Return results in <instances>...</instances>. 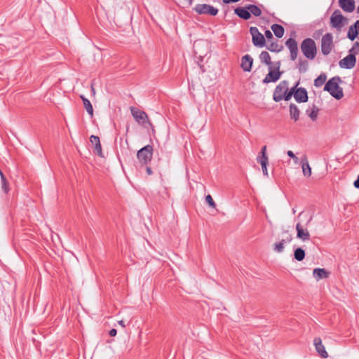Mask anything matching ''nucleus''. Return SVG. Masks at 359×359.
<instances>
[{
    "label": "nucleus",
    "mask_w": 359,
    "mask_h": 359,
    "mask_svg": "<svg viewBox=\"0 0 359 359\" xmlns=\"http://www.w3.org/2000/svg\"><path fill=\"white\" fill-rule=\"evenodd\" d=\"M300 111L298 107L294 104H290V114L291 118L294 121H297L299 118Z\"/></svg>",
    "instance_id": "obj_22"
},
{
    "label": "nucleus",
    "mask_w": 359,
    "mask_h": 359,
    "mask_svg": "<svg viewBox=\"0 0 359 359\" xmlns=\"http://www.w3.org/2000/svg\"><path fill=\"white\" fill-rule=\"evenodd\" d=\"M271 30L274 33L275 36L278 38H281L284 35V28L278 24H274L271 26Z\"/></svg>",
    "instance_id": "obj_23"
},
{
    "label": "nucleus",
    "mask_w": 359,
    "mask_h": 359,
    "mask_svg": "<svg viewBox=\"0 0 359 359\" xmlns=\"http://www.w3.org/2000/svg\"><path fill=\"white\" fill-rule=\"evenodd\" d=\"M194 10L199 15H210L215 16L218 13L217 8L205 4H197L194 8Z\"/></svg>",
    "instance_id": "obj_9"
},
{
    "label": "nucleus",
    "mask_w": 359,
    "mask_h": 359,
    "mask_svg": "<svg viewBox=\"0 0 359 359\" xmlns=\"http://www.w3.org/2000/svg\"><path fill=\"white\" fill-rule=\"evenodd\" d=\"M259 155L266 156V146H263Z\"/></svg>",
    "instance_id": "obj_40"
},
{
    "label": "nucleus",
    "mask_w": 359,
    "mask_h": 359,
    "mask_svg": "<svg viewBox=\"0 0 359 359\" xmlns=\"http://www.w3.org/2000/svg\"><path fill=\"white\" fill-rule=\"evenodd\" d=\"M118 323L122 327H126V324L123 320H119Z\"/></svg>",
    "instance_id": "obj_44"
},
{
    "label": "nucleus",
    "mask_w": 359,
    "mask_h": 359,
    "mask_svg": "<svg viewBox=\"0 0 359 359\" xmlns=\"http://www.w3.org/2000/svg\"><path fill=\"white\" fill-rule=\"evenodd\" d=\"M313 344L315 346L316 351L323 358L328 357V353L325 350L324 345L322 343V340L319 337H316L313 340Z\"/></svg>",
    "instance_id": "obj_14"
},
{
    "label": "nucleus",
    "mask_w": 359,
    "mask_h": 359,
    "mask_svg": "<svg viewBox=\"0 0 359 359\" xmlns=\"http://www.w3.org/2000/svg\"><path fill=\"white\" fill-rule=\"evenodd\" d=\"M302 169V173L304 177H309L311 175V168L309 163L308 158L306 155H304L300 161Z\"/></svg>",
    "instance_id": "obj_16"
},
{
    "label": "nucleus",
    "mask_w": 359,
    "mask_h": 359,
    "mask_svg": "<svg viewBox=\"0 0 359 359\" xmlns=\"http://www.w3.org/2000/svg\"><path fill=\"white\" fill-rule=\"evenodd\" d=\"M285 45L290 50L291 60H295L298 54V46L297 41L294 39L290 38L287 40Z\"/></svg>",
    "instance_id": "obj_12"
},
{
    "label": "nucleus",
    "mask_w": 359,
    "mask_h": 359,
    "mask_svg": "<svg viewBox=\"0 0 359 359\" xmlns=\"http://www.w3.org/2000/svg\"><path fill=\"white\" fill-rule=\"evenodd\" d=\"M330 272L325 269L316 268L313 271V276L316 281H319L321 279H326L330 276Z\"/></svg>",
    "instance_id": "obj_15"
},
{
    "label": "nucleus",
    "mask_w": 359,
    "mask_h": 359,
    "mask_svg": "<svg viewBox=\"0 0 359 359\" xmlns=\"http://www.w3.org/2000/svg\"><path fill=\"white\" fill-rule=\"evenodd\" d=\"M259 59L262 62L266 64V65L270 66L271 65V57L268 52L262 51L259 55Z\"/></svg>",
    "instance_id": "obj_26"
},
{
    "label": "nucleus",
    "mask_w": 359,
    "mask_h": 359,
    "mask_svg": "<svg viewBox=\"0 0 359 359\" xmlns=\"http://www.w3.org/2000/svg\"><path fill=\"white\" fill-rule=\"evenodd\" d=\"M301 50L307 59L313 60L317 54L316 42L311 38L304 39L301 43Z\"/></svg>",
    "instance_id": "obj_2"
},
{
    "label": "nucleus",
    "mask_w": 359,
    "mask_h": 359,
    "mask_svg": "<svg viewBox=\"0 0 359 359\" xmlns=\"http://www.w3.org/2000/svg\"><path fill=\"white\" fill-rule=\"evenodd\" d=\"M299 82H297L296 85L290 89L289 93L285 97V100L288 101L291 99L293 95L295 100L297 102H306L308 100L307 91L304 88H297Z\"/></svg>",
    "instance_id": "obj_4"
},
{
    "label": "nucleus",
    "mask_w": 359,
    "mask_h": 359,
    "mask_svg": "<svg viewBox=\"0 0 359 359\" xmlns=\"http://www.w3.org/2000/svg\"><path fill=\"white\" fill-rule=\"evenodd\" d=\"M95 151L97 153V154L101 157L103 156L102 151V147L101 144H98L97 145H95Z\"/></svg>",
    "instance_id": "obj_37"
},
{
    "label": "nucleus",
    "mask_w": 359,
    "mask_h": 359,
    "mask_svg": "<svg viewBox=\"0 0 359 359\" xmlns=\"http://www.w3.org/2000/svg\"><path fill=\"white\" fill-rule=\"evenodd\" d=\"M339 6L346 12L351 13L355 9L354 0H339Z\"/></svg>",
    "instance_id": "obj_17"
},
{
    "label": "nucleus",
    "mask_w": 359,
    "mask_h": 359,
    "mask_svg": "<svg viewBox=\"0 0 359 359\" xmlns=\"http://www.w3.org/2000/svg\"><path fill=\"white\" fill-rule=\"evenodd\" d=\"M253 63V59L249 55H245L242 57L241 60V67L245 72H250L252 65Z\"/></svg>",
    "instance_id": "obj_19"
},
{
    "label": "nucleus",
    "mask_w": 359,
    "mask_h": 359,
    "mask_svg": "<svg viewBox=\"0 0 359 359\" xmlns=\"http://www.w3.org/2000/svg\"><path fill=\"white\" fill-rule=\"evenodd\" d=\"M261 166H262V169L264 175L268 177L269 173H268L267 167H266L267 164H264V165H261Z\"/></svg>",
    "instance_id": "obj_38"
},
{
    "label": "nucleus",
    "mask_w": 359,
    "mask_h": 359,
    "mask_svg": "<svg viewBox=\"0 0 359 359\" xmlns=\"http://www.w3.org/2000/svg\"><path fill=\"white\" fill-rule=\"evenodd\" d=\"M333 36L330 33H327L321 39L320 48L324 55H329L333 48Z\"/></svg>",
    "instance_id": "obj_7"
},
{
    "label": "nucleus",
    "mask_w": 359,
    "mask_h": 359,
    "mask_svg": "<svg viewBox=\"0 0 359 359\" xmlns=\"http://www.w3.org/2000/svg\"><path fill=\"white\" fill-rule=\"evenodd\" d=\"M302 215V212H300V213L299 214V217H300Z\"/></svg>",
    "instance_id": "obj_49"
},
{
    "label": "nucleus",
    "mask_w": 359,
    "mask_h": 359,
    "mask_svg": "<svg viewBox=\"0 0 359 359\" xmlns=\"http://www.w3.org/2000/svg\"><path fill=\"white\" fill-rule=\"evenodd\" d=\"M326 80V76L324 74L320 75L318 78H316L314 81V85L316 87H320L323 86Z\"/></svg>",
    "instance_id": "obj_29"
},
{
    "label": "nucleus",
    "mask_w": 359,
    "mask_h": 359,
    "mask_svg": "<svg viewBox=\"0 0 359 359\" xmlns=\"http://www.w3.org/2000/svg\"><path fill=\"white\" fill-rule=\"evenodd\" d=\"M117 332H116V329H111L110 331H109V335L111 337H114L116 336Z\"/></svg>",
    "instance_id": "obj_41"
},
{
    "label": "nucleus",
    "mask_w": 359,
    "mask_h": 359,
    "mask_svg": "<svg viewBox=\"0 0 359 359\" xmlns=\"http://www.w3.org/2000/svg\"><path fill=\"white\" fill-rule=\"evenodd\" d=\"M152 154V147L151 145H147L137 151V157L141 163L147 164L151 160Z\"/></svg>",
    "instance_id": "obj_8"
},
{
    "label": "nucleus",
    "mask_w": 359,
    "mask_h": 359,
    "mask_svg": "<svg viewBox=\"0 0 359 359\" xmlns=\"http://www.w3.org/2000/svg\"><path fill=\"white\" fill-rule=\"evenodd\" d=\"M192 0H190V4H191Z\"/></svg>",
    "instance_id": "obj_50"
},
{
    "label": "nucleus",
    "mask_w": 359,
    "mask_h": 359,
    "mask_svg": "<svg viewBox=\"0 0 359 359\" xmlns=\"http://www.w3.org/2000/svg\"><path fill=\"white\" fill-rule=\"evenodd\" d=\"M130 111L133 118L139 124H142L144 126H146L145 124H148V126L152 128V130H154L151 123L149 120L147 114L144 111L139 110L135 107H131Z\"/></svg>",
    "instance_id": "obj_6"
},
{
    "label": "nucleus",
    "mask_w": 359,
    "mask_h": 359,
    "mask_svg": "<svg viewBox=\"0 0 359 359\" xmlns=\"http://www.w3.org/2000/svg\"><path fill=\"white\" fill-rule=\"evenodd\" d=\"M289 83L287 81H282L276 87L273 94V99L275 102H280L282 100H285L287 95L289 93Z\"/></svg>",
    "instance_id": "obj_5"
},
{
    "label": "nucleus",
    "mask_w": 359,
    "mask_h": 359,
    "mask_svg": "<svg viewBox=\"0 0 359 359\" xmlns=\"http://www.w3.org/2000/svg\"><path fill=\"white\" fill-rule=\"evenodd\" d=\"M292 160H293V161H294V163L295 164L299 163V158H298L296 156H294V158H292Z\"/></svg>",
    "instance_id": "obj_45"
},
{
    "label": "nucleus",
    "mask_w": 359,
    "mask_h": 359,
    "mask_svg": "<svg viewBox=\"0 0 359 359\" xmlns=\"http://www.w3.org/2000/svg\"><path fill=\"white\" fill-rule=\"evenodd\" d=\"M357 12H358V13L359 14V6H358V8H357Z\"/></svg>",
    "instance_id": "obj_48"
},
{
    "label": "nucleus",
    "mask_w": 359,
    "mask_h": 359,
    "mask_svg": "<svg viewBox=\"0 0 359 359\" xmlns=\"http://www.w3.org/2000/svg\"><path fill=\"white\" fill-rule=\"evenodd\" d=\"M90 141L94 145H97L100 143V138L95 135H91L90 137Z\"/></svg>",
    "instance_id": "obj_36"
},
{
    "label": "nucleus",
    "mask_w": 359,
    "mask_h": 359,
    "mask_svg": "<svg viewBox=\"0 0 359 359\" xmlns=\"http://www.w3.org/2000/svg\"><path fill=\"white\" fill-rule=\"evenodd\" d=\"M348 22V19L341 14L339 10L334 11L331 15L330 20V26L337 32H341Z\"/></svg>",
    "instance_id": "obj_3"
},
{
    "label": "nucleus",
    "mask_w": 359,
    "mask_h": 359,
    "mask_svg": "<svg viewBox=\"0 0 359 359\" xmlns=\"http://www.w3.org/2000/svg\"><path fill=\"white\" fill-rule=\"evenodd\" d=\"M0 175H1V178L2 189L5 193H7L8 191L7 180L5 178L4 174L2 173V172L1 170H0Z\"/></svg>",
    "instance_id": "obj_31"
},
{
    "label": "nucleus",
    "mask_w": 359,
    "mask_h": 359,
    "mask_svg": "<svg viewBox=\"0 0 359 359\" xmlns=\"http://www.w3.org/2000/svg\"><path fill=\"white\" fill-rule=\"evenodd\" d=\"M247 8L250 11V15L252 14L253 15L258 17L262 14L261 9L255 5H248L247 6Z\"/></svg>",
    "instance_id": "obj_27"
},
{
    "label": "nucleus",
    "mask_w": 359,
    "mask_h": 359,
    "mask_svg": "<svg viewBox=\"0 0 359 359\" xmlns=\"http://www.w3.org/2000/svg\"><path fill=\"white\" fill-rule=\"evenodd\" d=\"M318 108L313 105L312 107H309L306 110V114L313 120L315 121L317 118L318 114Z\"/></svg>",
    "instance_id": "obj_25"
},
{
    "label": "nucleus",
    "mask_w": 359,
    "mask_h": 359,
    "mask_svg": "<svg viewBox=\"0 0 359 359\" xmlns=\"http://www.w3.org/2000/svg\"><path fill=\"white\" fill-rule=\"evenodd\" d=\"M265 36L267 38V39H272L273 37V34L271 32V31L269 30H266L265 32Z\"/></svg>",
    "instance_id": "obj_39"
},
{
    "label": "nucleus",
    "mask_w": 359,
    "mask_h": 359,
    "mask_svg": "<svg viewBox=\"0 0 359 359\" xmlns=\"http://www.w3.org/2000/svg\"><path fill=\"white\" fill-rule=\"evenodd\" d=\"M359 53V43L355 42L351 49L349 50L350 54H353L355 56L356 54Z\"/></svg>",
    "instance_id": "obj_33"
},
{
    "label": "nucleus",
    "mask_w": 359,
    "mask_h": 359,
    "mask_svg": "<svg viewBox=\"0 0 359 359\" xmlns=\"http://www.w3.org/2000/svg\"><path fill=\"white\" fill-rule=\"evenodd\" d=\"M340 81L339 77H333L326 83L324 87L325 90L328 91L332 96L337 100L341 99L344 96L342 88L339 86Z\"/></svg>",
    "instance_id": "obj_1"
},
{
    "label": "nucleus",
    "mask_w": 359,
    "mask_h": 359,
    "mask_svg": "<svg viewBox=\"0 0 359 359\" xmlns=\"http://www.w3.org/2000/svg\"><path fill=\"white\" fill-rule=\"evenodd\" d=\"M356 59L353 54H348L344 59L340 60L339 66L341 68L352 69L355 65Z\"/></svg>",
    "instance_id": "obj_13"
},
{
    "label": "nucleus",
    "mask_w": 359,
    "mask_h": 359,
    "mask_svg": "<svg viewBox=\"0 0 359 359\" xmlns=\"http://www.w3.org/2000/svg\"><path fill=\"white\" fill-rule=\"evenodd\" d=\"M297 238L303 242L309 241L311 239V234L308 229L300 222L296 224Z\"/></svg>",
    "instance_id": "obj_10"
},
{
    "label": "nucleus",
    "mask_w": 359,
    "mask_h": 359,
    "mask_svg": "<svg viewBox=\"0 0 359 359\" xmlns=\"http://www.w3.org/2000/svg\"><path fill=\"white\" fill-rule=\"evenodd\" d=\"M287 154L288 156H290L291 158H294L295 154L293 153V151L289 150L287 151Z\"/></svg>",
    "instance_id": "obj_43"
},
{
    "label": "nucleus",
    "mask_w": 359,
    "mask_h": 359,
    "mask_svg": "<svg viewBox=\"0 0 359 359\" xmlns=\"http://www.w3.org/2000/svg\"><path fill=\"white\" fill-rule=\"evenodd\" d=\"M257 160L261 164V165H264V164L268 163L267 156L259 155L257 158Z\"/></svg>",
    "instance_id": "obj_32"
},
{
    "label": "nucleus",
    "mask_w": 359,
    "mask_h": 359,
    "mask_svg": "<svg viewBox=\"0 0 359 359\" xmlns=\"http://www.w3.org/2000/svg\"><path fill=\"white\" fill-rule=\"evenodd\" d=\"M81 98L83 101V106L87 111V112L89 114V115L93 117V108L90 103V102L83 95H81Z\"/></svg>",
    "instance_id": "obj_24"
},
{
    "label": "nucleus",
    "mask_w": 359,
    "mask_h": 359,
    "mask_svg": "<svg viewBox=\"0 0 359 359\" xmlns=\"http://www.w3.org/2000/svg\"><path fill=\"white\" fill-rule=\"evenodd\" d=\"M308 64L306 62L300 61L299 65V69L301 72H304L307 69Z\"/></svg>",
    "instance_id": "obj_35"
},
{
    "label": "nucleus",
    "mask_w": 359,
    "mask_h": 359,
    "mask_svg": "<svg viewBox=\"0 0 359 359\" xmlns=\"http://www.w3.org/2000/svg\"><path fill=\"white\" fill-rule=\"evenodd\" d=\"M206 203L212 208H215L216 207V204L213 201V198L210 195H207L205 196Z\"/></svg>",
    "instance_id": "obj_34"
},
{
    "label": "nucleus",
    "mask_w": 359,
    "mask_h": 359,
    "mask_svg": "<svg viewBox=\"0 0 359 359\" xmlns=\"http://www.w3.org/2000/svg\"><path fill=\"white\" fill-rule=\"evenodd\" d=\"M146 170H147V172L148 175H151L152 174L151 169L149 167H147Z\"/></svg>",
    "instance_id": "obj_46"
},
{
    "label": "nucleus",
    "mask_w": 359,
    "mask_h": 359,
    "mask_svg": "<svg viewBox=\"0 0 359 359\" xmlns=\"http://www.w3.org/2000/svg\"><path fill=\"white\" fill-rule=\"evenodd\" d=\"M354 187L357 189H359V174L357 180L354 182Z\"/></svg>",
    "instance_id": "obj_42"
},
{
    "label": "nucleus",
    "mask_w": 359,
    "mask_h": 359,
    "mask_svg": "<svg viewBox=\"0 0 359 359\" xmlns=\"http://www.w3.org/2000/svg\"><path fill=\"white\" fill-rule=\"evenodd\" d=\"M280 77V72L278 70L271 69L263 80V83H269L278 81Z\"/></svg>",
    "instance_id": "obj_18"
},
{
    "label": "nucleus",
    "mask_w": 359,
    "mask_h": 359,
    "mask_svg": "<svg viewBox=\"0 0 359 359\" xmlns=\"http://www.w3.org/2000/svg\"><path fill=\"white\" fill-rule=\"evenodd\" d=\"M292 239V236H288L285 239H282L280 241L276 243L273 245V250L278 253L282 252L284 250L285 245L290 243Z\"/></svg>",
    "instance_id": "obj_20"
},
{
    "label": "nucleus",
    "mask_w": 359,
    "mask_h": 359,
    "mask_svg": "<svg viewBox=\"0 0 359 359\" xmlns=\"http://www.w3.org/2000/svg\"><path fill=\"white\" fill-rule=\"evenodd\" d=\"M234 13L242 19L248 20L250 18V13L247 8V6L245 8H236L234 10Z\"/></svg>",
    "instance_id": "obj_21"
},
{
    "label": "nucleus",
    "mask_w": 359,
    "mask_h": 359,
    "mask_svg": "<svg viewBox=\"0 0 359 359\" xmlns=\"http://www.w3.org/2000/svg\"><path fill=\"white\" fill-rule=\"evenodd\" d=\"M250 34L252 36V43L255 46L262 47L265 44V39L257 27L250 29Z\"/></svg>",
    "instance_id": "obj_11"
},
{
    "label": "nucleus",
    "mask_w": 359,
    "mask_h": 359,
    "mask_svg": "<svg viewBox=\"0 0 359 359\" xmlns=\"http://www.w3.org/2000/svg\"><path fill=\"white\" fill-rule=\"evenodd\" d=\"M91 90H92L93 95H95V88L93 86H91Z\"/></svg>",
    "instance_id": "obj_47"
},
{
    "label": "nucleus",
    "mask_w": 359,
    "mask_h": 359,
    "mask_svg": "<svg viewBox=\"0 0 359 359\" xmlns=\"http://www.w3.org/2000/svg\"><path fill=\"white\" fill-rule=\"evenodd\" d=\"M283 46H280L277 42L271 43L269 46L268 49L272 52H279L282 50Z\"/></svg>",
    "instance_id": "obj_30"
},
{
    "label": "nucleus",
    "mask_w": 359,
    "mask_h": 359,
    "mask_svg": "<svg viewBox=\"0 0 359 359\" xmlns=\"http://www.w3.org/2000/svg\"><path fill=\"white\" fill-rule=\"evenodd\" d=\"M294 256L297 261H302L305 257V252L303 249L299 248L294 250Z\"/></svg>",
    "instance_id": "obj_28"
}]
</instances>
